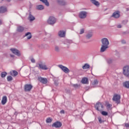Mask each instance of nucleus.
I'll return each mask as SVG.
<instances>
[{
    "label": "nucleus",
    "instance_id": "obj_1",
    "mask_svg": "<svg viewBox=\"0 0 129 129\" xmlns=\"http://www.w3.org/2000/svg\"><path fill=\"white\" fill-rule=\"evenodd\" d=\"M56 22H57V19L53 16H50L47 21V24L50 26H54Z\"/></svg>",
    "mask_w": 129,
    "mask_h": 129
},
{
    "label": "nucleus",
    "instance_id": "obj_2",
    "mask_svg": "<svg viewBox=\"0 0 129 129\" xmlns=\"http://www.w3.org/2000/svg\"><path fill=\"white\" fill-rule=\"evenodd\" d=\"M95 108L98 111H102V109H103V104L101 102H98L96 103Z\"/></svg>",
    "mask_w": 129,
    "mask_h": 129
},
{
    "label": "nucleus",
    "instance_id": "obj_3",
    "mask_svg": "<svg viewBox=\"0 0 129 129\" xmlns=\"http://www.w3.org/2000/svg\"><path fill=\"white\" fill-rule=\"evenodd\" d=\"M113 101H115L117 104H118L120 102V95L114 94L112 98Z\"/></svg>",
    "mask_w": 129,
    "mask_h": 129
},
{
    "label": "nucleus",
    "instance_id": "obj_4",
    "mask_svg": "<svg viewBox=\"0 0 129 129\" xmlns=\"http://www.w3.org/2000/svg\"><path fill=\"white\" fill-rule=\"evenodd\" d=\"M123 74L125 77H129V66H125L123 68Z\"/></svg>",
    "mask_w": 129,
    "mask_h": 129
},
{
    "label": "nucleus",
    "instance_id": "obj_5",
    "mask_svg": "<svg viewBox=\"0 0 129 129\" xmlns=\"http://www.w3.org/2000/svg\"><path fill=\"white\" fill-rule=\"evenodd\" d=\"M10 50L13 54L16 55V56H18V57H20V56H21V52L17 48H11Z\"/></svg>",
    "mask_w": 129,
    "mask_h": 129
},
{
    "label": "nucleus",
    "instance_id": "obj_6",
    "mask_svg": "<svg viewBox=\"0 0 129 129\" xmlns=\"http://www.w3.org/2000/svg\"><path fill=\"white\" fill-rule=\"evenodd\" d=\"M58 67H59V68H60V69H61V70H62V71H63V72H64V73H69L70 72V70H69V69L66 67L63 66L62 64H59L58 66Z\"/></svg>",
    "mask_w": 129,
    "mask_h": 129
},
{
    "label": "nucleus",
    "instance_id": "obj_7",
    "mask_svg": "<svg viewBox=\"0 0 129 129\" xmlns=\"http://www.w3.org/2000/svg\"><path fill=\"white\" fill-rule=\"evenodd\" d=\"M32 88H33V86L31 84H26L24 86V91L27 92H30L32 90Z\"/></svg>",
    "mask_w": 129,
    "mask_h": 129
},
{
    "label": "nucleus",
    "instance_id": "obj_8",
    "mask_svg": "<svg viewBox=\"0 0 129 129\" xmlns=\"http://www.w3.org/2000/svg\"><path fill=\"white\" fill-rule=\"evenodd\" d=\"M38 81H40L42 84H47L48 83V80L46 78L39 77L38 78Z\"/></svg>",
    "mask_w": 129,
    "mask_h": 129
},
{
    "label": "nucleus",
    "instance_id": "obj_9",
    "mask_svg": "<svg viewBox=\"0 0 129 129\" xmlns=\"http://www.w3.org/2000/svg\"><path fill=\"white\" fill-rule=\"evenodd\" d=\"M79 16L81 19H85V18L87 17V12L85 11H81L80 12Z\"/></svg>",
    "mask_w": 129,
    "mask_h": 129
},
{
    "label": "nucleus",
    "instance_id": "obj_10",
    "mask_svg": "<svg viewBox=\"0 0 129 129\" xmlns=\"http://www.w3.org/2000/svg\"><path fill=\"white\" fill-rule=\"evenodd\" d=\"M52 127H56V128H58V127H61L62 126V123L60 121H56L53 123L52 124Z\"/></svg>",
    "mask_w": 129,
    "mask_h": 129
},
{
    "label": "nucleus",
    "instance_id": "obj_11",
    "mask_svg": "<svg viewBox=\"0 0 129 129\" xmlns=\"http://www.w3.org/2000/svg\"><path fill=\"white\" fill-rule=\"evenodd\" d=\"M101 42L102 45L104 46H108V45H109V41H108V39L107 38H104L102 39Z\"/></svg>",
    "mask_w": 129,
    "mask_h": 129
},
{
    "label": "nucleus",
    "instance_id": "obj_12",
    "mask_svg": "<svg viewBox=\"0 0 129 129\" xmlns=\"http://www.w3.org/2000/svg\"><path fill=\"white\" fill-rule=\"evenodd\" d=\"M38 67L39 69H42V70H48V68H47V66L43 64L39 63L38 64Z\"/></svg>",
    "mask_w": 129,
    "mask_h": 129
},
{
    "label": "nucleus",
    "instance_id": "obj_13",
    "mask_svg": "<svg viewBox=\"0 0 129 129\" xmlns=\"http://www.w3.org/2000/svg\"><path fill=\"white\" fill-rule=\"evenodd\" d=\"M120 16L119 11H118L114 12L112 15V17H113V18H115V19H118Z\"/></svg>",
    "mask_w": 129,
    "mask_h": 129
},
{
    "label": "nucleus",
    "instance_id": "obj_14",
    "mask_svg": "<svg viewBox=\"0 0 129 129\" xmlns=\"http://www.w3.org/2000/svg\"><path fill=\"white\" fill-rule=\"evenodd\" d=\"M58 35L60 38H64L65 35H66V32L64 31L60 30L58 32Z\"/></svg>",
    "mask_w": 129,
    "mask_h": 129
},
{
    "label": "nucleus",
    "instance_id": "obj_15",
    "mask_svg": "<svg viewBox=\"0 0 129 129\" xmlns=\"http://www.w3.org/2000/svg\"><path fill=\"white\" fill-rule=\"evenodd\" d=\"M7 7L4 6H2L0 7V13L1 14H4V13L7 12Z\"/></svg>",
    "mask_w": 129,
    "mask_h": 129
},
{
    "label": "nucleus",
    "instance_id": "obj_16",
    "mask_svg": "<svg viewBox=\"0 0 129 129\" xmlns=\"http://www.w3.org/2000/svg\"><path fill=\"white\" fill-rule=\"evenodd\" d=\"M7 101H8V98L7 97V96H3L2 100V104L5 105V104L7 103Z\"/></svg>",
    "mask_w": 129,
    "mask_h": 129
},
{
    "label": "nucleus",
    "instance_id": "obj_17",
    "mask_svg": "<svg viewBox=\"0 0 129 129\" xmlns=\"http://www.w3.org/2000/svg\"><path fill=\"white\" fill-rule=\"evenodd\" d=\"M107 48H108V46H106V45H102L101 49H100V52H101L102 53L104 52L105 51H106V49H107Z\"/></svg>",
    "mask_w": 129,
    "mask_h": 129
},
{
    "label": "nucleus",
    "instance_id": "obj_18",
    "mask_svg": "<svg viewBox=\"0 0 129 129\" xmlns=\"http://www.w3.org/2000/svg\"><path fill=\"white\" fill-rule=\"evenodd\" d=\"M115 60H116V59H115V58L111 57V58H108L107 60V63H108V64H111V63H112L114 61H115Z\"/></svg>",
    "mask_w": 129,
    "mask_h": 129
},
{
    "label": "nucleus",
    "instance_id": "obj_19",
    "mask_svg": "<svg viewBox=\"0 0 129 129\" xmlns=\"http://www.w3.org/2000/svg\"><path fill=\"white\" fill-rule=\"evenodd\" d=\"M57 2L60 6H65L66 5V2L64 0H57Z\"/></svg>",
    "mask_w": 129,
    "mask_h": 129
},
{
    "label": "nucleus",
    "instance_id": "obj_20",
    "mask_svg": "<svg viewBox=\"0 0 129 129\" xmlns=\"http://www.w3.org/2000/svg\"><path fill=\"white\" fill-rule=\"evenodd\" d=\"M25 37H27V40L32 39V34L30 32H28L25 34Z\"/></svg>",
    "mask_w": 129,
    "mask_h": 129
},
{
    "label": "nucleus",
    "instance_id": "obj_21",
    "mask_svg": "<svg viewBox=\"0 0 129 129\" xmlns=\"http://www.w3.org/2000/svg\"><path fill=\"white\" fill-rule=\"evenodd\" d=\"M10 75H12V76L16 77L17 75H18V74H19V73L18 72H17V71H13V72H10Z\"/></svg>",
    "mask_w": 129,
    "mask_h": 129
},
{
    "label": "nucleus",
    "instance_id": "obj_22",
    "mask_svg": "<svg viewBox=\"0 0 129 129\" xmlns=\"http://www.w3.org/2000/svg\"><path fill=\"white\" fill-rule=\"evenodd\" d=\"M81 82L83 84H87V83H88V79L84 78L82 79Z\"/></svg>",
    "mask_w": 129,
    "mask_h": 129
},
{
    "label": "nucleus",
    "instance_id": "obj_23",
    "mask_svg": "<svg viewBox=\"0 0 129 129\" xmlns=\"http://www.w3.org/2000/svg\"><path fill=\"white\" fill-rule=\"evenodd\" d=\"M28 19L30 22H33L35 20V17H34L31 13L29 14V16L28 17Z\"/></svg>",
    "mask_w": 129,
    "mask_h": 129
},
{
    "label": "nucleus",
    "instance_id": "obj_24",
    "mask_svg": "<svg viewBox=\"0 0 129 129\" xmlns=\"http://www.w3.org/2000/svg\"><path fill=\"white\" fill-rule=\"evenodd\" d=\"M24 27L22 26H18L17 29V31L19 32V33H22V32L24 31Z\"/></svg>",
    "mask_w": 129,
    "mask_h": 129
},
{
    "label": "nucleus",
    "instance_id": "obj_25",
    "mask_svg": "<svg viewBox=\"0 0 129 129\" xmlns=\"http://www.w3.org/2000/svg\"><path fill=\"white\" fill-rule=\"evenodd\" d=\"M123 86L129 89V81H126L123 83Z\"/></svg>",
    "mask_w": 129,
    "mask_h": 129
},
{
    "label": "nucleus",
    "instance_id": "obj_26",
    "mask_svg": "<svg viewBox=\"0 0 129 129\" xmlns=\"http://www.w3.org/2000/svg\"><path fill=\"white\" fill-rule=\"evenodd\" d=\"M91 2L93 4V5L96 6L97 7H98V6L100 5L99 2L96 1V0H91Z\"/></svg>",
    "mask_w": 129,
    "mask_h": 129
},
{
    "label": "nucleus",
    "instance_id": "obj_27",
    "mask_svg": "<svg viewBox=\"0 0 129 129\" xmlns=\"http://www.w3.org/2000/svg\"><path fill=\"white\" fill-rule=\"evenodd\" d=\"M40 1L43 3V4H44L46 7H49V6H50L49 2H48V0H40Z\"/></svg>",
    "mask_w": 129,
    "mask_h": 129
},
{
    "label": "nucleus",
    "instance_id": "obj_28",
    "mask_svg": "<svg viewBox=\"0 0 129 129\" xmlns=\"http://www.w3.org/2000/svg\"><path fill=\"white\" fill-rule=\"evenodd\" d=\"M92 36H93V34H92V33H89L86 35V39H90V38L92 37Z\"/></svg>",
    "mask_w": 129,
    "mask_h": 129
},
{
    "label": "nucleus",
    "instance_id": "obj_29",
    "mask_svg": "<svg viewBox=\"0 0 129 129\" xmlns=\"http://www.w3.org/2000/svg\"><path fill=\"white\" fill-rule=\"evenodd\" d=\"M92 84L93 85V87H95V85H97V84H98V81H97V80H94L92 83Z\"/></svg>",
    "mask_w": 129,
    "mask_h": 129
},
{
    "label": "nucleus",
    "instance_id": "obj_30",
    "mask_svg": "<svg viewBox=\"0 0 129 129\" xmlns=\"http://www.w3.org/2000/svg\"><path fill=\"white\" fill-rule=\"evenodd\" d=\"M36 9L37 10L42 11V10H44V6L43 5H38L36 7Z\"/></svg>",
    "mask_w": 129,
    "mask_h": 129
},
{
    "label": "nucleus",
    "instance_id": "obj_31",
    "mask_svg": "<svg viewBox=\"0 0 129 129\" xmlns=\"http://www.w3.org/2000/svg\"><path fill=\"white\" fill-rule=\"evenodd\" d=\"M89 67H90V66H89V64H88V63H85L84 64V66H83L82 68L84 70H86V69H88V68H89Z\"/></svg>",
    "mask_w": 129,
    "mask_h": 129
},
{
    "label": "nucleus",
    "instance_id": "obj_32",
    "mask_svg": "<svg viewBox=\"0 0 129 129\" xmlns=\"http://www.w3.org/2000/svg\"><path fill=\"white\" fill-rule=\"evenodd\" d=\"M101 114L104 116H106V115H108V113L105 111H102L101 112Z\"/></svg>",
    "mask_w": 129,
    "mask_h": 129
},
{
    "label": "nucleus",
    "instance_id": "obj_33",
    "mask_svg": "<svg viewBox=\"0 0 129 129\" xmlns=\"http://www.w3.org/2000/svg\"><path fill=\"white\" fill-rule=\"evenodd\" d=\"M54 50L55 52H59L60 51V48H59V46H55L54 47Z\"/></svg>",
    "mask_w": 129,
    "mask_h": 129
},
{
    "label": "nucleus",
    "instance_id": "obj_34",
    "mask_svg": "<svg viewBox=\"0 0 129 129\" xmlns=\"http://www.w3.org/2000/svg\"><path fill=\"white\" fill-rule=\"evenodd\" d=\"M13 80V77L11 76H8L7 77V81H12Z\"/></svg>",
    "mask_w": 129,
    "mask_h": 129
},
{
    "label": "nucleus",
    "instance_id": "obj_35",
    "mask_svg": "<svg viewBox=\"0 0 129 129\" xmlns=\"http://www.w3.org/2000/svg\"><path fill=\"white\" fill-rule=\"evenodd\" d=\"M1 76L2 78L6 77V76H7V73L6 72H2L1 74Z\"/></svg>",
    "mask_w": 129,
    "mask_h": 129
},
{
    "label": "nucleus",
    "instance_id": "obj_36",
    "mask_svg": "<svg viewBox=\"0 0 129 129\" xmlns=\"http://www.w3.org/2000/svg\"><path fill=\"white\" fill-rule=\"evenodd\" d=\"M73 87H74L75 88H79V87H80V85H78V84H74L73 85Z\"/></svg>",
    "mask_w": 129,
    "mask_h": 129
},
{
    "label": "nucleus",
    "instance_id": "obj_37",
    "mask_svg": "<svg viewBox=\"0 0 129 129\" xmlns=\"http://www.w3.org/2000/svg\"><path fill=\"white\" fill-rule=\"evenodd\" d=\"M46 122H47V123H50V122H52V119L50 118H47L46 119Z\"/></svg>",
    "mask_w": 129,
    "mask_h": 129
},
{
    "label": "nucleus",
    "instance_id": "obj_38",
    "mask_svg": "<svg viewBox=\"0 0 129 129\" xmlns=\"http://www.w3.org/2000/svg\"><path fill=\"white\" fill-rule=\"evenodd\" d=\"M98 119L99 123H102V119H101V117H98Z\"/></svg>",
    "mask_w": 129,
    "mask_h": 129
},
{
    "label": "nucleus",
    "instance_id": "obj_39",
    "mask_svg": "<svg viewBox=\"0 0 129 129\" xmlns=\"http://www.w3.org/2000/svg\"><path fill=\"white\" fill-rule=\"evenodd\" d=\"M84 33V29H81L80 32V35H82V34H83Z\"/></svg>",
    "mask_w": 129,
    "mask_h": 129
},
{
    "label": "nucleus",
    "instance_id": "obj_40",
    "mask_svg": "<svg viewBox=\"0 0 129 129\" xmlns=\"http://www.w3.org/2000/svg\"><path fill=\"white\" fill-rule=\"evenodd\" d=\"M107 107H108V108H110V107H111V105H110V104H107Z\"/></svg>",
    "mask_w": 129,
    "mask_h": 129
},
{
    "label": "nucleus",
    "instance_id": "obj_41",
    "mask_svg": "<svg viewBox=\"0 0 129 129\" xmlns=\"http://www.w3.org/2000/svg\"><path fill=\"white\" fill-rule=\"evenodd\" d=\"M31 62H32V63H35V59H34V58H32V59H31Z\"/></svg>",
    "mask_w": 129,
    "mask_h": 129
},
{
    "label": "nucleus",
    "instance_id": "obj_42",
    "mask_svg": "<svg viewBox=\"0 0 129 129\" xmlns=\"http://www.w3.org/2000/svg\"><path fill=\"white\" fill-rule=\"evenodd\" d=\"M67 43H69V44H71V43H72V41L71 40H66Z\"/></svg>",
    "mask_w": 129,
    "mask_h": 129
},
{
    "label": "nucleus",
    "instance_id": "obj_43",
    "mask_svg": "<svg viewBox=\"0 0 129 129\" xmlns=\"http://www.w3.org/2000/svg\"><path fill=\"white\" fill-rule=\"evenodd\" d=\"M60 113H65V111H64V110H61L60 111Z\"/></svg>",
    "mask_w": 129,
    "mask_h": 129
},
{
    "label": "nucleus",
    "instance_id": "obj_44",
    "mask_svg": "<svg viewBox=\"0 0 129 129\" xmlns=\"http://www.w3.org/2000/svg\"><path fill=\"white\" fill-rule=\"evenodd\" d=\"M125 126L126 127H129V124L127 123H125Z\"/></svg>",
    "mask_w": 129,
    "mask_h": 129
},
{
    "label": "nucleus",
    "instance_id": "obj_45",
    "mask_svg": "<svg viewBox=\"0 0 129 129\" xmlns=\"http://www.w3.org/2000/svg\"><path fill=\"white\" fill-rule=\"evenodd\" d=\"M121 43H122V44H125V43H126L125 40H122L121 41Z\"/></svg>",
    "mask_w": 129,
    "mask_h": 129
},
{
    "label": "nucleus",
    "instance_id": "obj_46",
    "mask_svg": "<svg viewBox=\"0 0 129 129\" xmlns=\"http://www.w3.org/2000/svg\"><path fill=\"white\" fill-rule=\"evenodd\" d=\"M122 23H123L124 24H126V23H127V21H123L122 22Z\"/></svg>",
    "mask_w": 129,
    "mask_h": 129
},
{
    "label": "nucleus",
    "instance_id": "obj_47",
    "mask_svg": "<svg viewBox=\"0 0 129 129\" xmlns=\"http://www.w3.org/2000/svg\"><path fill=\"white\" fill-rule=\"evenodd\" d=\"M10 56H11L12 58H14L15 55H14V54H10Z\"/></svg>",
    "mask_w": 129,
    "mask_h": 129
},
{
    "label": "nucleus",
    "instance_id": "obj_48",
    "mask_svg": "<svg viewBox=\"0 0 129 129\" xmlns=\"http://www.w3.org/2000/svg\"><path fill=\"white\" fill-rule=\"evenodd\" d=\"M117 28H118L119 29H120V28H121V25H118L117 26Z\"/></svg>",
    "mask_w": 129,
    "mask_h": 129
},
{
    "label": "nucleus",
    "instance_id": "obj_49",
    "mask_svg": "<svg viewBox=\"0 0 129 129\" xmlns=\"http://www.w3.org/2000/svg\"><path fill=\"white\" fill-rule=\"evenodd\" d=\"M3 24V21L2 20H0V25H2Z\"/></svg>",
    "mask_w": 129,
    "mask_h": 129
},
{
    "label": "nucleus",
    "instance_id": "obj_50",
    "mask_svg": "<svg viewBox=\"0 0 129 129\" xmlns=\"http://www.w3.org/2000/svg\"><path fill=\"white\" fill-rule=\"evenodd\" d=\"M55 85H58V83H56V82H54Z\"/></svg>",
    "mask_w": 129,
    "mask_h": 129
},
{
    "label": "nucleus",
    "instance_id": "obj_51",
    "mask_svg": "<svg viewBox=\"0 0 129 129\" xmlns=\"http://www.w3.org/2000/svg\"><path fill=\"white\" fill-rule=\"evenodd\" d=\"M7 2H8V3H10V2H11V0H6Z\"/></svg>",
    "mask_w": 129,
    "mask_h": 129
},
{
    "label": "nucleus",
    "instance_id": "obj_52",
    "mask_svg": "<svg viewBox=\"0 0 129 129\" xmlns=\"http://www.w3.org/2000/svg\"><path fill=\"white\" fill-rule=\"evenodd\" d=\"M127 11H128V9H127Z\"/></svg>",
    "mask_w": 129,
    "mask_h": 129
},
{
    "label": "nucleus",
    "instance_id": "obj_53",
    "mask_svg": "<svg viewBox=\"0 0 129 129\" xmlns=\"http://www.w3.org/2000/svg\"><path fill=\"white\" fill-rule=\"evenodd\" d=\"M0 123H1V122H0Z\"/></svg>",
    "mask_w": 129,
    "mask_h": 129
}]
</instances>
